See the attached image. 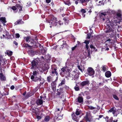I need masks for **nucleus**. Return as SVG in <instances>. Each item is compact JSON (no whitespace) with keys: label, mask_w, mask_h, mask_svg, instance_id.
Instances as JSON below:
<instances>
[{"label":"nucleus","mask_w":122,"mask_h":122,"mask_svg":"<svg viewBox=\"0 0 122 122\" xmlns=\"http://www.w3.org/2000/svg\"><path fill=\"white\" fill-rule=\"evenodd\" d=\"M84 55L86 58L87 57L89 58L91 57V55L90 54V51L89 50H88L87 52H85L84 53Z\"/></svg>","instance_id":"6e6552de"},{"label":"nucleus","mask_w":122,"mask_h":122,"mask_svg":"<svg viewBox=\"0 0 122 122\" xmlns=\"http://www.w3.org/2000/svg\"><path fill=\"white\" fill-rule=\"evenodd\" d=\"M94 47V46L93 45L91 44L90 45V47L91 49L93 48Z\"/></svg>","instance_id":"6e6d98bb"},{"label":"nucleus","mask_w":122,"mask_h":122,"mask_svg":"<svg viewBox=\"0 0 122 122\" xmlns=\"http://www.w3.org/2000/svg\"><path fill=\"white\" fill-rule=\"evenodd\" d=\"M117 111L118 112V114H119L120 113H121L122 112V110H121V109H118Z\"/></svg>","instance_id":"c03bdc74"},{"label":"nucleus","mask_w":122,"mask_h":122,"mask_svg":"<svg viewBox=\"0 0 122 122\" xmlns=\"http://www.w3.org/2000/svg\"><path fill=\"white\" fill-rule=\"evenodd\" d=\"M16 37V38H19L20 36V35L18 33H17L15 34Z\"/></svg>","instance_id":"37998d69"},{"label":"nucleus","mask_w":122,"mask_h":122,"mask_svg":"<svg viewBox=\"0 0 122 122\" xmlns=\"http://www.w3.org/2000/svg\"><path fill=\"white\" fill-rule=\"evenodd\" d=\"M77 46H75L74 47H73L72 48V50L73 51L77 47Z\"/></svg>","instance_id":"49530a36"},{"label":"nucleus","mask_w":122,"mask_h":122,"mask_svg":"<svg viewBox=\"0 0 122 122\" xmlns=\"http://www.w3.org/2000/svg\"><path fill=\"white\" fill-rule=\"evenodd\" d=\"M62 90L61 89H60L59 91L58 90L57 92V95H60L62 93Z\"/></svg>","instance_id":"5701e85b"},{"label":"nucleus","mask_w":122,"mask_h":122,"mask_svg":"<svg viewBox=\"0 0 122 122\" xmlns=\"http://www.w3.org/2000/svg\"><path fill=\"white\" fill-rule=\"evenodd\" d=\"M67 46V44L66 43V42L65 41V43L64 42L63 44V45L61 46L60 47V48L61 49V48L62 49L63 47H64L66 46Z\"/></svg>","instance_id":"393cba45"},{"label":"nucleus","mask_w":122,"mask_h":122,"mask_svg":"<svg viewBox=\"0 0 122 122\" xmlns=\"http://www.w3.org/2000/svg\"><path fill=\"white\" fill-rule=\"evenodd\" d=\"M113 97L114 98L117 100H119L118 98L116 95H113Z\"/></svg>","instance_id":"f704fd0d"},{"label":"nucleus","mask_w":122,"mask_h":122,"mask_svg":"<svg viewBox=\"0 0 122 122\" xmlns=\"http://www.w3.org/2000/svg\"><path fill=\"white\" fill-rule=\"evenodd\" d=\"M106 67L107 66H104L102 67V68L104 71H106Z\"/></svg>","instance_id":"c85d7f7f"},{"label":"nucleus","mask_w":122,"mask_h":122,"mask_svg":"<svg viewBox=\"0 0 122 122\" xmlns=\"http://www.w3.org/2000/svg\"><path fill=\"white\" fill-rule=\"evenodd\" d=\"M106 15V14L105 13H101V16H102V15H104V16H105Z\"/></svg>","instance_id":"09e8293b"},{"label":"nucleus","mask_w":122,"mask_h":122,"mask_svg":"<svg viewBox=\"0 0 122 122\" xmlns=\"http://www.w3.org/2000/svg\"><path fill=\"white\" fill-rule=\"evenodd\" d=\"M37 117L38 119H40L41 118V117L40 116H37Z\"/></svg>","instance_id":"603ef678"},{"label":"nucleus","mask_w":122,"mask_h":122,"mask_svg":"<svg viewBox=\"0 0 122 122\" xmlns=\"http://www.w3.org/2000/svg\"><path fill=\"white\" fill-rule=\"evenodd\" d=\"M117 111V110L116 109H113V112H112V113L113 114H115V113Z\"/></svg>","instance_id":"58836bf2"},{"label":"nucleus","mask_w":122,"mask_h":122,"mask_svg":"<svg viewBox=\"0 0 122 122\" xmlns=\"http://www.w3.org/2000/svg\"><path fill=\"white\" fill-rule=\"evenodd\" d=\"M81 12L82 13H85L86 12V11L84 9H82L81 10Z\"/></svg>","instance_id":"ea45409f"},{"label":"nucleus","mask_w":122,"mask_h":122,"mask_svg":"<svg viewBox=\"0 0 122 122\" xmlns=\"http://www.w3.org/2000/svg\"><path fill=\"white\" fill-rule=\"evenodd\" d=\"M37 75L33 76L32 75L31 76V79L32 80L33 79V81H40L41 80V77L37 78Z\"/></svg>","instance_id":"7ed1b4c3"},{"label":"nucleus","mask_w":122,"mask_h":122,"mask_svg":"<svg viewBox=\"0 0 122 122\" xmlns=\"http://www.w3.org/2000/svg\"><path fill=\"white\" fill-rule=\"evenodd\" d=\"M105 75L107 77H109L111 76V73L109 71H107L105 72Z\"/></svg>","instance_id":"4468645a"},{"label":"nucleus","mask_w":122,"mask_h":122,"mask_svg":"<svg viewBox=\"0 0 122 122\" xmlns=\"http://www.w3.org/2000/svg\"><path fill=\"white\" fill-rule=\"evenodd\" d=\"M46 51L44 49H43L42 50H41L40 53H39L38 52V51H37L36 52V55H38V54H42L44 55L45 54Z\"/></svg>","instance_id":"f8f14e48"},{"label":"nucleus","mask_w":122,"mask_h":122,"mask_svg":"<svg viewBox=\"0 0 122 122\" xmlns=\"http://www.w3.org/2000/svg\"><path fill=\"white\" fill-rule=\"evenodd\" d=\"M16 6L15 7V6H13L11 8L12 9L14 10H15L16 9H17V7H16Z\"/></svg>","instance_id":"79ce46f5"},{"label":"nucleus","mask_w":122,"mask_h":122,"mask_svg":"<svg viewBox=\"0 0 122 122\" xmlns=\"http://www.w3.org/2000/svg\"><path fill=\"white\" fill-rule=\"evenodd\" d=\"M59 24L60 25H61L63 24V23H60V22H59Z\"/></svg>","instance_id":"774afa93"},{"label":"nucleus","mask_w":122,"mask_h":122,"mask_svg":"<svg viewBox=\"0 0 122 122\" xmlns=\"http://www.w3.org/2000/svg\"><path fill=\"white\" fill-rule=\"evenodd\" d=\"M24 39L27 42H28L29 41H30L31 40H32V39H31V37L29 36L25 37L24 38Z\"/></svg>","instance_id":"a211bd4d"},{"label":"nucleus","mask_w":122,"mask_h":122,"mask_svg":"<svg viewBox=\"0 0 122 122\" xmlns=\"http://www.w3.org/2000/svg\"><path fill=\"white\" fill-rule=\"evenodd\" d=\"M15 96H13L12 97V98H13L14 99H15Z\"/></svg>","instance_id":"69168bd1"},{"label":"nucleus","mask_w":122,"mask_h":122,"mask_svg":"<svg viewBox=\"0 0 122 122\" xmlns=\"http://www.w3.org/2000/svg\"><path fill=\"white\" fill-rule=\"evenodd\" d=\"M47 25H55L56 26L57 25L56 23H58V21L56 20V19L54 17H52L51 20H47Z\"/></svg>","instance_id":"f257e3e1"},{"label":"nucleus","mask_w":122,"mask_h":122,"mask_svg":"<svg viewBox=\"0 0 122 122\" xmlns=\"http://www.w3.org/2000/svg\"><path fill=\"white\" fill-rule=\"evenodd\" d=\"M114 108H112L109 111V112H113V109Z\"/></svg>","instance_id":"a18cd8bd"},{"label":"nucleus","mask_w":122,"mask_h":122,"mask_svg":"<svg viewBox=\"0 0 122 122\" xmlns=\"http://www.w3.org/2000/svg\"><path fill=\"white\" fill-rule=\"evenodd\" d=\"M97 109L98 110H99L100 109V107H99L98 106H97Z\"/></svg>","instance_id":"e2e57ef3"},{"label":"nucleus","mask_w":122,"mask_h":122,"mask_svg":"<svg viewBox=\"0 0 122 122\" xmlns=\"http://www.w3.org/2000/svg\"><path fill=\"white\" fill-rule=\"evenodd\" d=\"M43 102L42 100L41 99H37L36 102V104L38 105H40L42 104Z\"/></svg>","instance_id":"9d476101"},{"label":"nucleus","mask_w":122,"mask_h":122,"mask_svg":"<svg viewBox=\"0 0 122 122\" xmlns=\"http://www.w3.org/2000/svg\"><path fill=\"white\" fill-rule=\"evenodd\" d=\"M0 78L1 80L5 81L6 79L5 77L3 75L2 73L0 74Z\"/></svg>","instance_id":"f3484780"},{"label":"nucleus","mask_w":122,"mask_h":122,"mask_svg":"<svg viewBox=\"0 0 122 122\" xmlns=\"http://www.w3.org/2000/svg\"><path fill=\"white\" fill-rule=\"evenodd\" d=\"M90 113L89 112H86V115L85 117L86 121H90V120L89 118L90 116Z\"/></svg>","instance_id":"20e7f679"},{"label":"nucleus","mask_w":122,"mask_h":122,"mask_svg":"<svg viewBox=\"0 0 122 122\" xmlns=\"http://www.w3.org/2000/svg\"><path fill=\"white\" fill-rule=\"evenodd\" d=\"M72 117L73 120L76 122H78L79 120V118L75 115L74 114L72 115Z\"/></svg>","instance_id":"423d86ee"},{"label":"nucleus","mask_w":122,"mask_h":122,"mask_svg":"<svg viewBox=\"0 0 122 122\" xmlns=\"http://www.w3.org/2000/svg\"><path fill=\"white\" fill-rule=\"evenodd\" d=\"M88 74L90 76L93 75L95 73L94 70L91 67L88 68L87 70Z\"/></svg>","instance_id":"f03ea898"},{"label":"nucleus","mask_w":122,"mask_h":122,"mask_svg":"<svg viewBox=\"0 0 122 122\" xmlns=\"http://www.w3.org/2000/svg\"><path fill=\"white\" fill-rule=\"evenodd\" d=\"M82 66H78L77 67L78 69L81 72H82Z\"/></svg>","instance_id":"7c9ffc66"},{"label":"nucleus","mask_w":122,"mask_h":122,"mask_svg":"<svg viewBox=\"0 0 122 122\" xmlns=\"http://www.w3.org/2000/svg\"><path fill=\"white\" fill-rule=\"evenodd\" d=\"M89 82V81H84L81 82L80 84V86L82 87H83L84 86L88 85Z\"/></svg>","instance_id":"0eeeda50"},{"label":"nucleus","mask_w":122,"mask_h":122,"mask_svg":"<svg viewBox=\"0 0 122 122\" xmlns=\"http://www.w3.org/2000/svg\"><path fill=\"white\" fill-rule=\"evenodd\" d=\"M51 85L52 86V88L53 90H54L56 89V83L54 82H53L51 83Z\"/></svg>","instance_id":"9b49d317"},{"label":"nucleus","mask_w":122,"mask_h":122,"mask_svg":"<svg viewBox=\"0 0 122 122\" xmlns=\"http://www.w3.org/2000/svg\"><path fill=\"white\" fill-rule=\"evenodd\" d=\"M88 108L90 110H92L95 109L96 107L91 106H89Z\"/></svg>","instance_id":"cd10ccee"},{"label":"nucleus","mask_w":122,"mask_h":122,"mask_svg":"<svg viewBox=\"0 0 122 122\" xmlns=\"http://www.w3.org/2000/svg\"><path fill=\"white\" fill-rule=\"evenodd\" d=\"M51 79V77L50 76H48L47 78V80L48 82H50Z\"/></svg>","instance_id":"c756f323"},{"label":"nucleus","mask_w":122,"mask_h":122,"mask_svg":"<svg viewBox=\"0 0 122 122\" xmlns=\"http://www.w3.org/2000/svg\"><path fill=\"white\" fill-rule=\"evenodd\" d=\"M65 82L64 81L62 80L61 82L59 84V86H61L63 84H65Z\"/></svg>","instance_id":"72a5a7b5"},{"label":"nucleus","mask_w":122,"mask_h":122,"mask_svg":"<svg viewBox=\"0 0 122 122\" xmlns=\"http://www.w3.org/2000/svg\"><path fill=\"white\" fill-rule=\"evenodd\" d=\"M61 72H64L65 71H66V69L65 68H62L61 69Z\"/></svg>","instance_id":"a19ab883"},{"label":"nucleus","mask_w":122,"mask_h":122,"mask_svg":"<svg viewBox=\"0 0 122 122\" xmlns=\"http://www.w3.org/2000/svg\"><path fill=\"white\" fill-rule=\"evenodd\" d=\"M32 46H30L28 44H26L25 46L24 47H29L30 48H32Z\"/></svg>","instance_id":"c9c22d12"},{"label":"nucleus","mask_w":122,"mask_h":122,"mask_svg":"<svg viewBox=\"0 0 122 122\" xmlns=\"http://www.w3.org/2000/svg\"><path fill=\"white\" fill-rule=\"evenodd\" d=\"M105 46H106V47H107L109 46V44L107 43H106V41L105 42Z\"/></svg>","instance_id":"8fccbe9b"},{"label":"nucleus","mask_w":122,"mask_h":122,"mask_svg":"<svg viewBox=\"0 0 122 122\" xmlns=\"http://www.w3.org/2000/svg\"><path fill=\"white\" fill-rule=\"evenodd\" d=\"M111 40L109 39L107 40L106 41V43H109V44H111L112 43V42L111 41Z\"/></svg>","instance_id":"bb28decb"},{"label":"nucleus","mask_w":122,"mask_h":122,"mask_svg":"<svg viewBox=\"0 0 122 122\" xmlns=\"http://www.w3.org/2000/svg\"><path fill=\"white\" fill-rule=\"evenodd\" d=\"M16 6L17 7V9H19L20 11L22 10V7L20 6L19 5H16Z\"/></svg>","instance_id":"aec40b11"},{"label":"nucleus","mask_w":122,"mask_h":122,"mask_svg":"<svg viewBox=\"0 0 122 122\" xmlns=\"http://www.w3.org/2000/svg\"><path fill=\"white\" fill-rule=\"evenodd\" d=\"M22 20H19L16 21L15 23V25H16L18 24H22L24 23V22L23 21H21Z\"/></svg>","instance_id":"dca6fc26"},{"label":"nucleus","mask_w":122,"mask_h":122,"mask_svg":"<svg viewBox=\"0 0 122 122\" xmlns=\"http://www.w3.org/2000/svg\"><path fill=\"white\" fill-rule=\"evenodd\" d=\"M14 88H15L14 86L13 85L11 86L10 88L11 89V90H13V89H14Z\"/></svg>","instance_id":"5fc2aeb1"},{"label":"nucleus","mask_w":122,"mask_h":122,"mask_svg":"<svg viewBox=\"0 0 122 122\" xmlns=\"http://www.w3.org/2000/svg\"><path fill=\"white\" fill-rule=\"evenodd\" d=\"M13 43L14 44H15V45H18V43L16 42L15 41H13Z\"/></svg>","instance_id":"864d4df0"},{"label":"nucleus","mask_w":122,"mask_h":122,"mask_svg":"<svg viewBox=\"0 0 122 122\" xmlns=\"http://www.w3.org/2000/svg\"><path fill=\"white\" fill-rule=\"evenodd\" d=\"M90 42L89 41H88L86 40L84 42V43H85L86 45L88 44Z\"/></svg>","instance_id":"e433bc0d"},{"label":"nucleus","mask_w":122,"mask_h":122,"mask_svg":"<svg viewBox=\"0 0 122 122\" xmlns=\"http://www.w3.org/2000/svg\"><path fill=\"white\" fill-rule=\"evenodd\" d=\"M1 20L3 23H5L6 22L5 20V17H2L1 18Z\"/></svg>","instance_id":"a878e982"},{"label":"nucleus","mask_w":122,"mask_h":122,"mask_svg":"<svg viewBox=\"0 0 122 122\" xmlns=\"http://www.w3.org/2000/svg\"><path fill=\"white\" fill-rule=\"evenodd\" d=\"M116 15L117 17V18H119V19L120 20L121 18V15L120 13L119 12H117L116 14Z\"/></svg>","instance_id":"412c9836"},{"label":"nucleus","mask_w":122,"mask_h":122,"mask_svg":"<svg viewBox=\"0 0 122 122\" xmlns=\"http://www.w3.org/2000/svg\"><path fill=\"white\" fill-rule=\"evenodd\" d=\"M49 120L50 117L48 116H46L44 119V121L46 122H48L49 121Z\"/></svg>","instance_id":"b1692460"},{"label":"nucleus","mask_w":122,"mask_h":122,"mask_svg":"<svg viewBox=\"0 0 122 122\" xmlns=\"http://www.w3.org/2000/svg\"><path fill=\"white\" fill-rule=\"evenodd\" d=\"M77 101L80 103H81L83 102V99L82 97H78L77 98Z\"/></svg>","instance_id":"2eb2a0df"},{"label":"nucleus","mask_w":122,"mask_h":122,"mask_svg":"<svg viewBox=\"0 0 122 122\" xmlns=\"http://www.w3.org/2000/svg\"><path fill=\"white\" fill-rule=\"evenodd\" d=\"M81 113V110L77 109L76 112V114L77 115H78Z\"/></svg>","instance_id":"6ab92c4d"},{"label":"nucleus","mask_w":122,"mask_h":122,"mask_svg":"<svg viewBox=\"0 0 122 122\" xmlns=\"http://www.w3.org/2000/svg\"><path fill=\"white\" fill-rule=\"evenodd\" d=\"M51 1V0H46V1L47 3H49Z\"/></svg>","instance_id":"13d9d810"},{"label":"nucleus","mask_w":122,"mask_h":122,"mask_svg":"<svg viewBox=\"0 0 122 122\" xmlns=\"http://www.w3.org/2000/svg\"><path fill=\"white\" fill-rule=\"evenodd\" d=\"M64 72H61L60 73V74L62 76L64 75Z\"/></svg>","instance_id":"bf43d9fd"},{"label":"nucleus","mask_w":122,"mask_h":122,"mask_svg":"<svg viewBox=\"0 0 122 122\" xmlns=\"http://www.w3.org/2000/svg\"><path fill=\"white\" fill-rule=\"evenodd\" d=\"M37 63L35 61H33L31 63L32 67L31 68V69H32L35 68L36 66Z\"/></svg>","instance_id":"1a4fd4ad"},{"label":"nucleus","mask_w":122,"mask_h":122,"mask_svg":"<svg viewBox=\"0 0 122 122\" xmlns=\"http://www.w3.org/2000/svg\"><path fill=\"white\" fill-rule=\"evenodd\" d=\"M103 117V116L102 115H100L99 116V118H101Z\"/></svg>","instance_id":"0e129e2a"},{"label":"nucleus","mask_w":122,"mask_h":122,"mask_svg":"<svg viewBox=\"0 0 122 122\" xmlns=\"http://www.w3.org/2000/svg\"><path fill=\"white\" fill-rule=\"evenodd\" d=\"M112 118L110 119L109 120H108L107 121V122H112Z\"/></svg>","instance_id":"052dcab7"},{"label":"nucleus","mask_w":122,"mask_h":122,"mask_svg":"<svg viewBox=\"0 0 122 122\" xmlns=\"http://www.w3.org/2000/svg\"><path fill=\"white\" fill-rule=\"evenodd\" d=\"M90 98V96H87V97H86V98L87 99H89Z\"/></svg>","instance_id":"680f3d73"},{"label":"nucleus","mask_w":122,"mask_h":122,"mask_svg":"<svg viewBox=\"0 0 122 122\" xmlns=\"http://www.w3.org/2000/svg\"><path fill=\"white\" fill-rule=\"evenodd\" d=\"M72 117L73 120L76 122H78L79 120V118L75 115L74 114L72 115Z\"/></svg>","instance_id":"39448f33"},{"label":"nucleus","mask_w":122,"mask_h":122,"mask_svg":"<svg viewBox=\"0 0 122 122\" xmlns=\"http://www.w3.org/2000/svg\"><path fill=\"white\" fill-rule=\"evenodd\" d=\"M56 70L57 69L56 68L54 69L53 70V71H52V74H54L55 73L56 76L58 75V73L57 71H56Z\"/></svg>","instance_id":"4be33fe9"},{"label":"nucleus","mask_w":122,"mask_h":122,"mask_svg":"<svg viewBox=\"0 0 122 122\" xmlns=\"http://www.w3.org/2000/svg\"><path fill=\"white\" fill-rule=\"evenodd\" d=\"M12 54V52L11 51H10L9 52H7V54L9 56H11Z\"/></svg>","instance_id":"473e14b6"},{"label":"nucleus","mask_w":122,"mask_h":122,"mask_svg":"<svg viewBox=\"0 0 122 122\" xmlns=\"http://www.w3.org/2000/svg\"><path fill=\"white\" fill-rule=\"evenodd\" d=\"M38 73L36 71H34L33 73V76H35L37 75Z\"/></svg>","instance_id":"4c0bfd02"},{"label":"nucleus","mask_w":122,"mask_h":122,"mask_svg":"<svg viewBox=\"0 0 122 122\" xmlns=\"http://www.w3.org/2000/svg\"><path fill=\"white\" fill-rule=\"evenodd\" d=\"M112 31V29L109 27V26H108L106 30H105V32L107 33H109L111 32Z\"/></svg>","instance_id":"ddd939ff"},{"label":"nucleus","mask_w":122,"mask_h":122,"mask_svg":"<svg viewBox=\"0 0 122 122\" xmlns=\"http://www.w3.org/2000/svg\"><path fill=\"white\" fill-rule=\"evenodd\" d=\"M91 35V34L89 33L87 34V38L88 39H89L90 38V37Z\"/></svg>","instance_id":"2f4dec72"},{"label":"nucleus","mask_w":122,"mask_h":122,"mask_svg":"<svg viewBox=\"0 0 122 122\" xmlns=\"http://www.w3.org/2000/svg\"><path fill=\"white\" fill-rule=\"evenodd\" d=\"M63 20L65 21H66V22H68V20H67L65 18H63Z\"/></svg>","instance_id":"4d7b16f0"},{"label":"nucleus","mask_w":122,"mask_h":122,"mask_svg":"<svg viewBox=\"0 0 122 122\" xmlns=\"http://www.w3.org/2000/svg\"><path fill=\"white\" fill-rule=\"evenodd\" d=\"M109 49L108 48V47H107L106 48V50L107 51H108L109 50Z\"/></svg>","instance_id":"338daca9"},{"label":"nucleus","mask_w":122,"mask_h":122,"mask_svg":"<svg viewBox=\"0 0 122 122\" xmlns=\"http://www.w3.org/2000/svg\"><path fill=\"white\" fill-rule=\"evenodd\" d=\"M88 44H87L86 45V50H88V49L89 48V46L88 45Z\"/></svg>","instance_id":"3c124183"},{"label":"nucleus","mask_w":122,"mask_h":122,"mask_svg":"<svg viewBox=\"0 0 122 122\" xmlns=\"http://www.w3.org/2000/svg\"><path fill=\"white\" fill-rule=\"evenodd\" d=\"M75 89L76 91H78L79 90V88L78 87H75Z\"/></svg>","instance_id":"de8ad7c7"}]
</instances>
